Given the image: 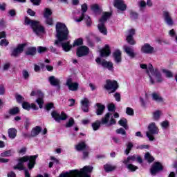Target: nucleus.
I'll return each mask as SVG.
<instances>
[{
  "instance_id": "1",
  "label": "nucleus",
  "mask_w": 177,
  "mask_h": 177,
  "mask_svg": "<svg viewBox=\"0 0 177 177\" xmlns=\"http://www.w3.org/2000/svg\"><path fill=\"white\" fill-rule=\"evenodd\" d=\"M56 30V38L57 40L55 41V45L60 48L62 46L64 52H70L73 46L70 44V41L68 39V28L66 26V24L62 22H57L55 26Z\"/></svg>"
},
{
  "instance_id": "2",
  "label": "nucleus",
  "mask_w": 177,
  "mask_h": 177,
  "mask_svg": "<svg viewBox=\"0 0 177 177\" xmlns=\"http://www.w3.org/2000/svg\"><path fill=\"white\" fill-rule=\"evenodd\" d=\"M37 158H38V155L24 156L18 159V164L14 166L13 168L14 169H18L19 171H24L25 177H31L28 169H32L35 167V161ZM27 161H29L28 162V169H24V162H27Z\"/></svg>"
},
{
  "instance_id": "3",
  "label": "nucleus",
  "mask_w": 177,
  "mask_h": 177,
  "mask_svg": "<svg viewBox=\"0 0 177 177\" xmlns=\"http://www.w3.org/2000/svg\"><path fill=\"white\" fill-rule=\"evenodd\" d=\"M140 68L142 70H147V74H148L151 84H154V81L156 82H162V77H161V73L158 68H153L151 64L149 65L142 64H140Z\"/></svg>"
},
{
  "instance_id": "4",
  "label": "nucleus",
  "mask_w": 177,
  "mask_h": 177,
  "mask_svg": "<svg viewBox=\"0 0 177 177\" xmlns=\"http://www.w3.org/2000/svg\"><path fill=\"white\" fill-rule=\"evenodd\" d=\"M93 171V167L92 166H84L80 170L74 169L71 170L69 172L62 173L59 177H91L89 174Z\"/></svg>"
},
{
  "instance_id": "5",
  "label": "nucleus",
  "mask_w": 177,
  "mask_h": 177,
  "mask_svg": "<svg viewBox=\"0 0 177 177\" xmlns=\"http://www.w3.org/2000/svg\"><path fill=\"white\" fill-rule=\"evenodd\" d=\"M25 25L30 26L31 28L33 30L34 32L37 35V37H41L43 34H45V28L41 26V24L38 21H34L30 19V18L25 17Z\"/></svg>"
},
{
  "instance_id": "6",
  "label": "nucleus",
  "mask_w": 177,
  "mask_h": 177,
  "mask_svg": "<svg viewBox=\"0 0 177 177\" xmlns=\"http://www.w3.org/2000/svg\"><path fill=\"white\" fill-rule=\"evenodd\" d=\"M110 16H111V13L110 12H104L102 17L99 20V24L97 25V28L103 35H107V28H106V22L109 19H110Z\"/></svg>"
},
{
  "instance_id": "7",
  "label": "nucleus",
  "mask_w": 177,
  "mask_h": 177,
  "mask_svg": "<svg viewBox=\"0 0 177 177\" xmlns=\"http://www.w3.org/2000/svg\"><path fill=\"white\" fill-rule=\"evenodd\" d=\"M158 127L156 125V123L151 122L148 126V131H147L146 135L150 142L154 140V135H158Z\"/></svg>"
},
{
  "instance_id": "8",
  "label": "nucleus",
  "mask_w": 177,
  "mask_h": 177,
  "mask_svg": "<svg viewBox=\"0 0 177 177\" xmlns=\"http://www.w3.org/2000/svg\"><path fill=\"white\" fill-rule=\"evenodd\" d=\"M30 96H37L36 103L39 104V109L44 106V93L40 90L33 91L30 93Z\"/></svg>"
},
{
  "instance_id": "9",
  "label": "nucleus",
  "mask_w": 177,
  "mask_h": 177,
  "mask_svg": "<svg viewBox=\"0 0 177 177\" xmlns=\"http://www.w3.org/2000/svg\"><path fill=\"white\" fill-rule=\"evenodd\" d=\"M104 88V89H106V91H111V93H113L116 89H118V83L115 80H107Z\"/></svg>"
},
{
  "instance_id": "10",
  "label": "nucleus",
  "mask_w": 177,
  "mask_h": 177,
  "mask_svg": "<svg viewBox=\"0 0 177 177\" xmlns=\"http://www.w3.org/2000/svg\"><path fill=\"white\" fill-rule=\"evenodd\" d=\"M52 118L56 121V122H60L61 121H66L67 120V114L64 112L59 113V112L54 111L51 112Z\"/></svg>"
},
{
  "instance_id": "11",
  "label": "nucleus",
  "mask_w": 177,
  "mask_h": 177,
  "mask_svg": "<svg viewBox=\"0 0 177 177\" xmlns=\"http://www.w3.org/2000/svg\"><path fill=\"white\" fill-rule=\"evenodd\" d=\"M66 85L68 87V89L72 92L78 91L80 86V84L77 82H73V79L71 77L66 80Z\"/></svg>"
},
{
  "instance_id": "12",
  "label": "nucleus",
  "mask_w": 177,
  "mask_h": 177,
  "mask_svg": "<svg viewBox=\"0 0 177 177\" xmlns=\"http://www.w3.org/2000/svg\"><path fill=\"white\" fill-rule=\"evenodd\" d=\"M25 47H26V44H19L12 51L11 56L12 57H19V56H20V55L23 53V50H24Z\"/></svg>"
},
{
  "instance_id": "13",
  "label": "nucleus",
  "mask_w": 177,
  "mask_h": 177,
  "mask_svg": "<svg viewBox=\"0 0 177 177\" xmlns=\"http://www.w3.org/2000/svg\"><path fill=\"white\" fill-rule=\"evenodd\" d=\"M133 35H135V29H129L127 31V35L126 36V41L129 45H136V41L133 39Z\"/></svg>"
},
{
  "instance_id": "14",
  "label": "nucleus",
  "mask_w": 177,
  "mask_h": 177,
  "mask_svg": "<svg viewBox=\"0 0 177 177\" xmlns=\"http://www.w3.org/2000/svg\"><path fill=\"white\" fill-rule=\"evenodd\" d=\"M140 50L142 53H145V55H151L154 53V47L146 43L141 46Z\"/></svg>"
},
{
  "instance_id": "15",
  "label": "nucleus",
  "mask_w": 177,
  "mask_h": 177,
  "mask_svg": "<svg viewBox=\"0 0 177 177\" xmlns=\"http://www.w3.org/2000/svg\"><path fill=\"white\" fill-rule=\"evenodd\" d=\"M89 53V48L86 46H81L77 48L76 55L77 57H83Z\"/></svg>"
},
{
  "instance_id": "16",
  "label": "nucleus",
  "mask_w": 177,
  "mask_h": 177,
  "mask_svg": "<svg viewBox=\"0 0 177 177\" xmlns=\"http://www.w3.org/2000/svg\"><path fill=\"white\" fill-rule=\"evenodd\" d=\"M162 169H164L162 165L160 162H155L151 167L150 172L151 175H156L158 172L162 171Z\"/></svg>"
},
{
  "instance_id": "17",
  "label": "nucleus",
  "mask_w": 177,
  "mask_h": 177,
  "mask_svg": "<svg viewBox=\"0 0 177 177\" xmlns=\"http://www.w3.org/2000/svg\"><path fill=\"white\" fill-rule=\"evenodd\" d=\"M163 19L165 23H166L167 26H174V19H172V17L171 16V13H169V12H163Z\"/></svg>"
},
{
  "instance_id": "18",
  "label": "nucleus",
  "mask_w": 177,
  "mask_h": 177,
  "mask_svg": "<svg viewBox=\"0 0 177 177\" xmlns=\"http://www.w3.org/2000/svg\"><path fill=\"white\" fill-rule=\"evenodd\" d=\"M114 6L122 12H124V10H127V5L124 3V0H115Z\"/></svg>"
},
{
  "instance_id": "19",
  "label": "nucleus",
  "mask_w": 177,
  "mask_h": 177,
  "mask_svg": "<svg viewBox=\"0 0 177 177\" xmlns=\"http://www.w3.org/2000/svg\"><path fill=\"white\" fill-rule=\"evenodd\" d=\"M86 10H88V6L86 5V3H84L83 5H82V15L80 18H74L75 21H76V23H81V21H82V20H84V17L85 16V12H86Z\"/></svg>"
},
{
  "instance_id": "20",
  "label": "nucleus",
  "mask_w": 177,
  "mask_h": 177,
  "mask_svg": "<svg viewBox=\"0 0 177 177\" xmlns=\"http://www.w3.org/2000/svg\"><path fill=\"white\" fill-rule=\"evenodd\" d=\"M110 53H111V51L108 44H106L104 48L100 50L101 57H107V56H110Z\"/></svg>"
},
{
  "instance_id": "21",
  "label": "nucleus",
  "mask_w": 177,
  "mask_h": 177,
  "mask_svg": "<svg viewBox=\"0 0 177 177\" xmlns=\"http://www.w3.org/2000/svg\"><path fill=\"white\" fill-rule=\"evenodd\" d=\"M81 104H82V110L84 113H88L89 111V100L88 98H84L81 101Z\"/></svg>"
},
{
  "instance_id": "22",
  "label": "nucleus",
  "mask_w": 177,
  "mask_h": 177,
  "mask_svg": "<svg viewBox=\"0 0 177 177\" xmlns=\"http://www.w3.org/2000/svg\"><path fill=\"white\" fill-rule=\"evenodd\" d=\"M123 49L127 55H128V56H129L132 59H133V57L136 56V53H135V52L133 51V48H132L131 47H129L128 46H124Z\"/></svg>"
},
{
  "instance_id": "23",
  "label": "nucleus",
  "mask_w": 177,
  "mask_h": 177,
  "mask_svg": "<svg viewBox=\"0 0 177 177\" xmlns=\"http://www.w3.org/2000/svg\"><path fill=\"white\" fill-rule=\"evenodd\" d=\"M48 81L53 86H60V79L56 78L55 76H50L48 77Z\"/></svg>"
},
{
  "instance_id": "24",
  "label": "nucleus",
  "mask_w": 177,
  "mask_h": 177,
  "mask_svg": "<svg viewBox=\"0 0 177 177\" xmlns=\"http://www.w3.org/2000/svg\"><path fill=\"white\" fill-rule=\"evenodd\" d=\"M75 149L77 151H82V150L88 149L89 147H88V145H86L85 142H80L77 145L75 146Z\"/></svg>"
},
{
  "instance_id": "25",
  "label": "nucleus",
  "mask_w": 177,
  "mask_h": 177,
  "mask_svg": "<svg viewBox=\"0 0 177 177\" xmlns=\"http://www.w3.org/2000/svg\"><path fill=\"white\" fill-rule=\"evenodd\" d=\"M113 59L115 63H121L122 59H121V50H116L113 53Z\"/></svg>"
},
{
  "instance_id": "26",
  "label": "nucleus",
  "mask_w": 177,
  "mask_h": 177,
  "mask_svg": "<svg viewBox=\"0 0 177 177\" xmlns=\"http://www.w3.org/2000/svg\"><path fill=\"white\" fill-rule=\"evenodd\" d=\"M101 66L104 67L105 68H108L110 71H113L114 67L113 66V64L110 62H107L106 60H103L101 62Z\"/></svg>"
},
{
  "instance_id": "27",
  "label": "nucleus",
  "mask_w": 177,
  "mask_h": 177,
  "mask_svg": "<svg viewBox=\"0 0 177 177\" xmlns=\"http://www.w3.org/2000/svg\"><path fill=\"white\" fill-rule=\"evenodd\" d=\"M97 111L96 114L97 115H102L103 114V112L104 111V109H106V106L100 103H97Z\"/></svg>"
},
{
  "instance_id": "28",
  "label": "nucleus",
  "mask_w": 177,
  "mask_h": 177,
  "mask_svg": "<svg viewBox=\"0 0 177 177\" xmlns=\"http://www.w3.org/2000/svg\"><path fill=\"white\" fill-rule=\"evenodd\" d=\"M41 131H42V128H41V127L39 126H37L33 128L30 132L32 138H35V136H38Z\"/></svg>"
},
{
  "instance_id": "29",
  "label": "nucleus",
  "mask_w": 177,
  "mask_h": 177,
  "mask_svg": "<svg viewBox=\"0 0 177 177\" xmlns=\"http://www.w3.org/2000/svg\"><path fill=\"white\" fill-rule=\"evenodd\" d=\"M8 133L10 139H15L17 136V130L15 128H10L8 130Z\"/></svg>"
},
{
  "instance_id": "30",
  "label": "nucleus",
  "mask_w": 177,
  "mask_h": 177,
  "mask_svg": "<svg viewBox=\"0 0 177 177\" xmlns=\"http://www.w3.org/2000/svg\"><path fill=\"white\" fill-rule=\"evenodd\" d=\"M152 99L154 100V102H157V103H161V102H163L162 97L158 93H152Z\"/></svg>"
},
{
  "instance_id": "31",
  "label": "nucleus",
  "mask_w": 177,
  "mask_h": 177,
  "mask_svg": "<svg viewBox=\"0 0 177 177\" xmlns=\"http://www.w3.org/2000/svg\"><path fill=\"white\" fill-rule=\"evenodd\" d=\"M37 53V48L35 47H29L28 48L26 55L27 56H34Z\"/></svg>"
},
{
  "instance_id": "32",
  "label": "nucleus",
  "mask_w": 177,
  "mask_h": 177,
  "mask_svg": "<svg viewBox=\"0 0 177 177\" xmlns=\"http://www.w3.org/2000/svg\"><path fill=\"white\" fill-rule=\"evenodd\" d=\"M133 161H136V155L127 157V159H124V160H122V162L123 164H124V165H128V164H131V162Z\"/></svg>"
},
{
  "instance_id": "33",
  "label": "nucleus",
  "mask_w": 177,
  "mask_h": 177,
  "mask_svg": "<svg viewBox=\"0 0 177 177\" xmlns=\"http://www.w3.org/2000/svg\"><path fill=\"white\" fill-rule=\"evenodd\" d=\"M118 124L120 127H123L126 130L129 129V127L128 126V120L126 118H123L120 119V120L118 121Z\"/></svg>"
},
{
  "instance_id": "34",
  "label": "nucleus",
  "mask_w": 177,
  "mask_h": 177,
  "mask_svg": "<svg viewBox=\"0 0 177 177\" xmlns=\"http://www.w3.org/2000/svg\"><path fill=\"white\" fill-rule=\"evenodd\" d=\"M117 167L113 166L111 164H106L104 165V169L105 172H111V171H114V169H115Z\"/></svg>"
},
{
  "instance_id": "35",
  "label": "nucleus",
  "mask_w": 177,
  "mask_h": 177,
  "mask_svg": "<svg viewBox=\"0 0 177 177\" xmlns=\"http://www.w3.org/2000/svg\"><path fill=\"white\" fill-rule=\"evenodd\" d=\"M126 147L127 149H125L124 153L127 156H128V154H129V153L132 150V148L133 147V143H132L131 142H127L126 144Z\"/></svg>"
},
{
  "instance_id": "36",
  "label": "nucleus",
  "mask_w": 177,
  "mask_h": 177,
  "mask_svg": "<svg viewBox=\"0 0 177 177\" xmlns=\"http://www.w3.org/2000/svg\"><path fill=\"white\" fill-rule=\"evenodd\" d=\"M15 153V151L10 149L1 153V157H12V155Z\"/></svg>"
},
{
  "instance_id": "37",
  "label": "nucleus",
  "mask_w": 177,
  "mask_h": 177,
  "mask_svg": "<svg viewBox=\"0 0 177 177\" xmlns=\"http://www.w3.org/2000/svg\"><path fill=\"white\" fill-rule=\"evenodd\" d=\"M161 117V111H156L153 113V118L155 121H158Z\"/></svg>"
},
{
  "instance_id": "38",
  "label": "nucleus",
  "mask_w": 177,
  "mask_h": 177,
  "mask_svg": "<svg viewBox=\"0 0 177 177\" xmlns=\"http://www.w3.org/2000/svg\"><path fill=\"white\" fill-rule=\"evenodd\" d=\"M110 120V113H107L104 118H102L101 120V124L104 125L106 124H109V120Z\"/></svg>"
},
{
  "instance_id": "39",
  "label": "nucleus",
  "mask_w": 177,
  "mask_h": 177,
  "mask_svg": "<svg viewBox=\"0 0 177 177\" xmlns=\"http://www.w3.org/2000/svg\"><path fill=\"white\" fill-rule=\"evenodd\" d=\"M19 113H20L19 107H14L9 110V114H10V115H16V114H19Z\"/></svg>"
},
{
  "instance_id": "40",
  "label": "nucleus",
  "mask_w": 177,
  "mask_h": 177,
  "mask_svg": "<svg viewBox=\"0 0 177 177\" xmlns=\"http://www.w3.org/2000/svg\"><path fill=\"white\" fill-rule=\"evenodd\" d=\"M81 45H84V40L82 39V38H79L74 41L73 46H80Z\"/></svg>"
},
{
  "instance_id": "41",
  "label": "nucleus",
  "mask_w": 177,
  "mask_h": 177,
  "mask_svg": "<svg viewBox=\"0 0 177 177\" xmlns=\"http://www.w3.org/2000/svg\"><path fill=\"white\" fill-rule=\"evenodd\" d=\"M83 20L85 21L87 27H91V26H92V20L91 19V17H89V16L84 15Z\"/></svg>"
},
{
  "instance_id": "42",
  "label": "nucleus",
  "mask_w": 177,
  "mask_h": 177,
  "mask_svg": "<svg viewBox=\"0 0 177 177\" xmlns=\"http://www.w3.org/2000/svg\"><path fill=\"white\" fill-rule=\"evenodd\" d=\"M100 124H102V123L99 120H97L94 123H93L92 128H93V131H97V129H99V128H100Z\"/></svg>"
},
{
  "instance_id": "43",
  "label": "nucleus",
  "mask_w": 177,
  "mask_h": 177,
  "mask_svg": "<svg viewBox=\"0 0 177 177\" xmlns=\"http://www.w3.org/2000/svg\"><path fill=\"white\" fill-rule=\"evenodd\" d=\"M50 16H52V10H50V8H45L44 17H50Z\"/></svg>"
},
{
  "instance_id": "44",
  "label": "nucleus",
  "mask_w": 177,
  "mask_h": 177,
  "mask_svg": "<svg viewBox=\"0 0 177 177\" xmlns=\"http://www.w3.org/2000/svg\"><path fill=\"white\" fill-rule=\"evenodd\" d=\"M145 158L148 161V162H153V161H154L153 157L151 156L149 152L145 153Z\"/></svg>"
},
{
  "instance_id": "45",
  "label": "nucleus",
  "mask_w": 177,
  "mask_h": 177,
  "mask_svg": "<svg viewBox=\"0 0 177 177\" xmlns=\"http://www.w3.org/2000/svg\"><path fill=\"white\" fill-rule=\"evenodd\" d=\"M127 165V168L129 169V171H131V172H135L136 169H138V166H135L132 164L128 163Z\"/></svg>"
},
{
  "instance_id": "46",
  "label": "nucleus",
  "mask_w": 177,
  "mask_h": 177,
  "mask_svg": "<svg viewBox=\"0 0 177 177\" xmlns=\"http://www.w3.org/2000/svg\"><path fill=\"white\" fill-rule=\"evenodd\" d=\"M44 19H46L45 21L46 24H48V26H53V19H52V17H44Z\"/></svg>"
},
{
  "instance_id": "47",
  "label": "nucleus",
  "mask_w": 177,
  "mask_h": 177,
  "mask_svg": "<svg viewBox=\"0 0 177 177\" xmlns=\"http://www.w3.org/2000/svg\"><path fill=\"white\" fill-rule=\"evenodd\" d=\"M115 132L118 133V135H127V131H125V129H124L122 127L116 129Z\"/></svg>"
},
{
  "instance_id": "48",
  "label": "nucleus",
  "mask_w": 177,
  "mask_h": 177,
  "mask_svg": "<svg viewBox=\"0 0 177 177\" xmlns=\"http://www.w3.org/2000/svg\"><path fill=\"white\" fill-rule=\"evenodd\" d=\"M37 52H38V53H45V52H48V48L43 47V46H39L37 48Z\"/></svg>"
},
{
  "instance_id": "49",
  "label": "nucleus",
  "mask_w": 177,
  "mask_h": 177,
  "mask_svg": "<svg viewBox=\"0 0 177 177\" xmlns=\"http://www.w3.org/2000/svg\"><path fill=\"white\" fill-rule=\"evenodd\" d=\"M73 125H74V119L73 118H71L68 122L66 123V128H71Z\"/></svg>"
},
{
  "instance_id": "50",
  "label": "nucleus",
  "mask_w": 177,
  "mask_h": 177,
  "mask_svg": "<svg viewBox=\"0 0 177 177\" xmlns=\"http://www.w3.org/2000/svg\"><path fill=\"white\" fill-rule=\"evenodd\" d=\"M112 140H113V143H115L116 145H121V143H122L121 139H120V138L116 137V136L112 137Z\"/></svg>"
},
{
  "instance_id": "51",
  "label": "nucleus",
  "mask_w": 177,
  "mask_h": 177,
  "mask_svg": "<svg viewBox=\"0 0 177 177\" xmlns=\"http://www.w3.org/2000/svg\"><path fill=\"white\" fill-rule=\"evenodd\" d=\"M126 114H127V115H133L134 114L133 109L131 107H127L126 109Z\"/></svg>"
},
{
  "instance_id": "52",
  "label": "nucleus",
  "mask_w": 177,
  "mask_h": 177,
  "mask_svg": "<svg viewBox=\"0 0 177 177\" xmlns=\"http://www.w3.org/2000/svg\"><path fill=\"white\" fill-rule=\"evenodd\" d=\"M163 73H165V74L166 77H167V78H172V77H174L172 72H171L169 71L163 70Z\"/></svg>"
},
{
  "instance_id": "53",
  "label": "nucleus",
  "mask_w": 177,
  "mask_h": 177,
  "mask_svg": "<svg viewBox=\"0 0 177 177\" xmlns=\"http://www.w3.org/2000/svg\"><path fill=\"white\" fill-rule=\"evenodd\" d=\"M22 107L24 110H30L31 109V105L28 104V102H23Z\"/></svg>"
},
{
  "instance_id": "54",
  "label": "nucleus",
  "mask_w": 177,
  "mask_h": 177,
  "mask_svg": "<svg viewBox=\"0 0 177 177\" xmlns=\"http://www.w3.org/2000/svg\"><path fill=\"white\" fill-rule=\"evenodd\" d=\"M99 5L97 4H93V6H91V10H93V12H95V13L99 11Z\"/></svg>"
},
{
  "instance_id": "55",
  "label": "nucleus",
  "mask_w": 177,
  "mask_h": 177,
  "mask_svg": "<svg viewBox=\"0 0 177 177\" xmlns=\"http://www.w3.org/2000/svg\"><path fill=\"white\" fill-rule=\"evenodd\" d=\"M1 46H8L9 45V41L6 39H1L0 41Z\"/></svg>"
},
{
  "instance_id": "56",
  "label": "nucleus",
  "mask_w": 177,
  "mask_h": 177,
  "mask_svg": "<svg viewBox=\"0 0 177 177\" xmlns=\"http://www.w3.org/2000/svg\"><path fill=\"white\" fill-rule=\"evenodd\" d=\"M16 99H17V101L18 102V103H23V102H24V97H23V96H21V95H17L16 96Z\"/></svg>"
},
{
  "instance_id": "57",
  "label": "nucleus",
  "mask_w": 177,
  "mask_h": 177,
  "mask_svg": "<svg viewBox=\"0 0 177 177\" xmlns=\"http://www.w3.org/2000/svg\"><path fill=\"white\" fill-rule=\"evenodd\" d=\"M22 75L25 80H28V77H30V74L28 73V71L26 70H24L22 71Z\"/></svg>"
},
{
  "instance_id": "58",
  "label": "nucleus",
  "mask_w": 177,
  "mask_h": 177,
  "mask_svg": "<svg viewBox=\"0 0 177 177\" xmlns=\"http://www.w3.org/2000/svg\"><path fill=\"white\" fill-rule=\"evenodd\" d=\"M109 111H115V106L114 104H110L108 105Z\"/></svg>"
},
{
  "instance_id": "59",
  "label": "nucleus",
  "mask_w": 177,
  "mask_h": 177,
  "mask_svg": "<svg viewBox=\"0 0 177 177\" xmlns=\"http://www.w3.org/2000/svg\"><path fill=\"white\" fill-rule=\"evenodd\" d=\"M138 13L131 12L130 14V17L132 19V20H136V19H138Z\"/></svg>"
},
{
  "instance_id": "60",
  "label": "nucleus",
  "mask_w": 177,
  "mask_h": 177,
  "mask_svg": "<svg viewBox=\"0 0 177 177\" xmlns=\"http://www.w3.org/2000/svg\"><path fill=\"white\" fill-rule=\"evenodd\" d=\"M169 125V123L168 121H164L161 123V127L162 128H168V126Z\"/></svg>"
},
{
  "instance_id": "61",
  "label": "nucleus",
  "mask_w": 177,
  "mask_h": 177,
  "mask_svg": "<svg viewBox=\"0 0 177 177\" xmlns=\"http://www.w3.org/2000/svg\"><path fill=\"white\" fill-rule=\"evenodd\" d=\"M136 149H140V150H142L143 149H149V145H142L137 146Z\"/></svg>"
},
{
  "instance_id": "62",
  "label": "nucleus",
  "mask_w": 177,
  "mask_h": 177,
  "mask_svg": "<svg viewBox=\"0 0 177 177\" xmlns=\"http://www.w3.org/2000/svg\"><path fill=\"white\" fill-rule=\"evenodd\" d=\"M138 5L140 6V8H146V1H140L138 3Z\"/></svg>"
},
{
  "instance_id": "63",
  "label": "nucleus",
  "mask_w": 177,
  "mask_h": 177,
  "mask_svg": "<svg viewBox=\"0 0 177 177\" xmlns=\"http://www.w3.org/2000/svg\"><path fill=\"white\" fill-rule=\"evenodd\" d=\"M46 110H48V111L50 110L51 109H53V103L47 104L46 105Z\"/></svg>"
},
{
  "instance_id": "64",
  "label": "nucleus",
  "mask_w": 177,
  "mask_h": 177,
  "mask_svg": "<svg viewBox=\"0 0 177 177\" xmlns=\"http://www.w3.org/2000/svg\"><path fill=\"white\" fill-rule=\"evenodd\" d=\"M27 13L29 14L30 16H35V12L32 10L30 8L28 9Z\"/></svg>"
}]
</instances>
